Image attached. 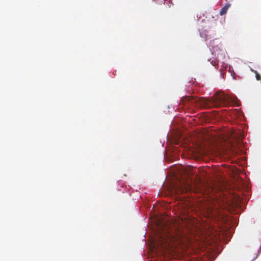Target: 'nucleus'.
Returning a JSON list of instances; mask_svg holds the SVG:
<instances>
[{
	"label": "nucleus",
	"instance_id": "f257e3e1",
	"mask_svg": "<svg viewBox=\"0 0 261 261\" xmlns=\"http://www.w3.org/2000/svg\"><path fill=\"white\" fill-rule=\"evenodd\" d=\"M236 101L237 99L235 97L219 92L215 93L213 97L207 99L204 104L206 106L219 107L221 105L224 106L234 105L237 103Z\"/></svg>",
	"mask_w": 261,
	"mask_h": 261
},
{
	"label": "nucleus",
	"instance_id": "f03ea898",
	"mask_svg": "<svg viewBox=\"0 0 261 261\" xmlns=\"http://www.w3.org/2000/svg\"><path fill=\"white\" fill-rule=\"evenodd\" d=\"M173 188V192L177 194L190 192L193 190L192 185L185 182H179L174 185Z\"/></svg>",
	"mask_w": 261,
	"mask_h": 261
},
{
	"label": "nucleus",
	"instance_id": "7ed1b4c3",
	"mask_svg": "<svg viewBox=\"0 0 261 261\" xmlns=\"http://www.w3.org/2000/svg\"><path fill=\"white\" fill-rule=\"evenodd\" d=\"M225 207L223 201H221L220 199H216L214 201V204L208 208V212L212 215H215L217 214H220V210L219 208L223 209Z\"/></svg>",
	"mask_w": 261,
	"mask_h": 261
},
{
	"label": "nucleus",
	"instance_id": "20e7f679",
	"mask_svg": "<svg viewBox=\"0 0 261 261\" xmlns=\"http://www.w3.org/2000/svg\"><path fill=\"white\" fill-rule=\"evenodd\" d=\"M169 239L168 237H164L162 234H159L158 237V243L163 248H167L169 246Z\"/></svg>",
	"mask_w": 261,
	"mask_h": 261
},
{
	"label": "nucleus",
	"instance_id": "39448f33",
	"mask_svg": "<svg viewBox=\"0 0 261 261\" xmlns=\"http://www.w3.org/2000/svg\"><path fill=\"white\" fill-rule=\"evenodd\" d=\"M230 6V4H227L224 7H223L220 12V15L222 16V15L225 14L227 13V11Z\"/></svg>",
	"mask_w": 261,
	"mask_h": 261
},
{
	"label": "nucleus",
	"instance_id": "423d86ee",
	"mask_svg": "<svg viewBox=\"0 0 261 261\" xmlns=\"http://www.w3.org/2000/svg\"><path fill=\"white\" fill-rule=\"evenodd\" d=\"M226 144V143H224L222 144V149L224 151L231 148L232 146V144L230 142H228L227 145Z\"/></svg>",
	"mask_w": 261,
	"mask_h": 261
},
{
	"label": "nucleus",
	"instance_id": "0eeeda50",
	"mask_svg": "<svg viewBox=\"0 0 261 261\" xmlns=\"http://www.w3.org/2000/svg\"><path fill=\"white\" fill-rule=\"evenodd\" d=\"M254 72L255 73V77L256 80L257 81L260 80V76L259 74L256 71H254Z\"/></svg>",
	"mask_w": 261,
	"mask_h": 261
},
{
	"label": "nucleus",
	"instance_id": "6e6552de",
	"mask_svg": "<svg viewBox=\"0 0 261 261\" xmlns=\"http://www.w3.org/2000/svg\"><path fill=\"white\" fill-rule=\"evenodd\" d=\"M221 149H222V146L221 147V148H219V150H221Z\"/></svg>",
	"mask_w": 261,
	"mask_h": 261
}]
</instances>
